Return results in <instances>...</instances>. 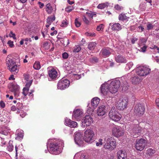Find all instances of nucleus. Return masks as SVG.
<instances>
[{
  "label": "nucleus",
  "mask_w": 159,
  "mask_h": 159,
  "mask_svg": "<svg viewBox=\"0 0 159 159\" xmlns=\"http://www.w3.org/2000/svg\"><path fill=\"white\" fill-rule=\"evenodd\" d=\"M63 143L62 141L55 139H49L47 142V148L50 153L58 155L62 151Z\"/></svg>",
  "instance_id": "f257e3e1"
},
{
  "label": "nucleus",
  "mask_w": 159,
  "mask_h": 159,
  "mask_svg": "<svg viewBox=\"0 0 159 159\" xmlns=\"http://www.w3.org/2000/svg\"><path fill=\"white\" fill-rule=\"evenodd\" d=\"M129 126V132L131 135L134 138L137 137L144 132V128L140 127L138 124H135L132 122L130 124Z\"/></svg>",
  "instance_id": "f03ea898"
},
{
  "label": "nucleus",
  "mask_w": 159,
  "mask_h": 159,
  "mask_svg": "<svg viewBox=\"0 0 159 159\" xmlns=\"http://www.w3.org/2000/svg\"><path fill=\"white\" fill-rule=\"evenodd\" d=\"M94 135L93 129L88 128L84 132V140L85 142L91 143L94 141Z\"/></svg>",
  "instance_id": "7ed1b4c3"
},
{
  "label": "nucleus",
  "mask_w": 159,
  "mask_h": 159,
  "mask_svg": "<svg viewBox=\"0 0 159 159\" xmlns=\"http://www.w3.org/2000/svg\"><path fill=\"white\" fill-rule=\"evenodd\" d=\"M104 141L106 142L104 145L105 148L112 151L116 148V143L113 138L110 136L107 137L104 139Z\"/></svg>",
  "instance_id": "20e7f679"
},
{
  "label": "nucleus",
  "mask_w": 159,
  "mask_h": 159,
  "mask_svg": "<svg viewBox=\"0 0 159 159\" xmlns=\"http://www.w3.org/2000/svg\"><path fill=\"white\" fill-rule=\"evenodd\" d=\"M110 119L115 122L119 121L121 119V115L117 110L115 107H112L109 113Z\"/></svg>",
  "instance_id": "39448f33"
},
{
  "label": "nucleus",
  "mask_w": 159,
  "mask_h": 159,
  "mask_svg": "<svg viewBox=\"0 0 159 159\" xmlns=\"http://www.w3.org/2000/svg\"><path fill=\"white\" fill-rule=\"evenodd\" d=\"M120 84V81L116 79L111 81L108 85L110 93H116Z\"/></svg>",
  "instance_id": "423d86ee"
},
{
  "label": "nucleus",
  "mask_w": 159,
  "mask_h": 159,
  "mask_svg": "<svg viewBox=\"0 0 159 159\" xmlns=\"http://www.w3.org/2000/svg\"><path fill=\"white\" fill-rule=\"evenodd\" d=\"M6 63L7 64V67L9 70H18L20 68V63H16L14 60L8 57L6 58Z\"/></svg>",
  "instance_id": "0eeeda50"
},
{
  "label": "nucleus",
  "mask_w": 159,
  "mask_h": 159,
  "mask_svg": "<svg viewBox=\"0 0 159 159\" xmlns=\"http://www.w3.org/2000/svg\"><path fill=\"white\" fill-rule=\"evenodd\" d=\"M8 87L10 91L13 92L15 97L17 98L20 96V86L17 84L10 83L8 85Z\"/></svg>",
  "instance_id": "6e6552de"
},
{
  "label": "nucleus",
  "mask_w": 159,
  "mask_h": 159,
  "mask_svg": "<svg viewBox=\"0 0 159 159\" xmlns=\"http://www.w3.org/2000/svg\"><path fill=\"white\" fill-rule=\"evenodd\" d=\"M128 102V99L127 98H120L117 102L116 107L119 110H123L126 108Z\"/></svg>",
  "instance_id": "1a4fd4ad"
},
{
  "label": "nucleus",
  "mask_w": 159,
  "mask_h": 159,
  "mask_svg": "<svg viewBox=\"0 0 159 159\" xmlns=\"http://www.w3.org/2000/svg\"><path fill=\"white\" fill-rule=\"evenodd\" d=\"M147 143L146 140L143 139H137L135 142V148L137 150L141 151L144 149Z\"/></svg>",
  "instance_id": "9d476101"
},
{
  "label": "nucleus",
  "mask_w": 159,
  "mask_h": 159,
  "mask_svg": "<svg viewBox=\"0 0 159 159\" xmlns=\"http://www.w3.org/2000/svg\"><path fill=\"white\" fill-rule=\"evenodd\" d=\"M124 130L120 126L115 125L112 129V134L116 137H120L123 135Z\"/></svg>",
  "instance_id": "9b49d317"
},
{
  "label": "nucleus",
  "mask_w": 159,
  "mask_h": 159,
  "mask_svg": "<svg viewBox=\"0 0 159 159\" xmlns=\"http://www.w3.org/2000/svg\"><path fill=\"white\" fill-rule=\"evenodd\" d=\"M49 81H53L58 79L60 76L59 70H49L48 72Z\"/></svg>",
  "instance_id": "f8f14e48"
},
{
  "label": "nucleus",
  "mask_w": 159,
  "mask_h": 159,
  "mask_svg": "<svg viewBox=\"0 0 159 159\" xmlns=\"http://www.w3.org/2000/svg\"><path fill=\"white\" fill-rule=\"evenodd\" d=\"M70 82L67 79L60 80L57 84V88L58 89L64 90L68 88L70 85Z\"/></svg>",
  "instance_id": "ddd939ff"
},
{
  "label": "nucleus",
  "mask_w": 159,
  "mask_h": 159,
  "mask_svg": "<svg viewBox=\"0 0 159 159\" xmlns=\"http://www.w3.org/2000/svg\"><path fill=\"white\" fill-rule=\"evenodd\" d=\"M144 106L140 103H138L135 106L134 112L139 116H141L143 115L144 113Z\"/></svg>",
  "instance_id": "4468645a"
},
{
  "label": "nucleus",
  "mask_w": 159,
  "mask_h": 159,
  "mask_svg": "<svg viewBox=\"0 0 159 159\" xmlns=\"http://www.w3.org/2000/svg\"><path fill=\"white\" fill-rule=\"evenodd\" d=\"M74 140L75 143L79 146L81 147L83 146L84 141L82 135L79 132L76 133L74 137Z\"/></svg>",
  "instance_id": "2eb2a0df"
},
{
  "label": "nucleus",
  "mask_w": 159,
  "mask_h": 159,
  "mask_svg": "<svg viewBox=\"0 0 159 159\" xmlns=\"http://www.w3.org/2000/svg\"><path fill=\"white\" fill-rule=\"evenodd\" d=\"M112 51V49L109 48H104L101 50L99 54L103 58L107 57L111 54Z\"/></svg>",
  "instance_id": "dca6fc26"
},
{
  "label": "nucleus",
  "mask_w": 159,
  "mask_h": 159,
  "mask_svg": "<svg viewBox=\"0 0 159 159\" xmlns=\"http://www.w3.org/2000/svg\"><path fill=\"white\" fill-rule=\"evenodd\" d=\"M93 118L90 115H86L82 120V123L84 124V126H89L93 123Z\"/></svg>",
  "instance_id": "f3484780"
},
{
  "label": "nucleus",
  "mask_w": 159,
  "mask_h": 159,
  "mask_svg": "<svg viewBox=\"0 0 159 159\" xmlns=\"http://www.w3.org/2000/svg\"><path fill=\"white\" fill-rule=\"evenodd\" d=\"M83 114V110L81 109H77L74 110L73 115V119L79 120L81 118Z\"/></svg>",
  "instance_id": "a211bd4d"
},
{
  "label": "nucleus",
  "mask_w": 159,
  "mask_h": 159,
  "mask_svg": "<svg viewBox=\"0 0 159 159\" xmlns=\"http://www.w3.org/2000/svg\"><path fill=\"white\" fill-rule=\"evenodd\" d=\"M108 85V83H105L102 84L100 88L101 93L104 95H106L110 93Z\"/></svg>",
  "instance_id": "6ab92c4d"
},
{
  "label": "nucleus",
  "mask_w": 159,
  "mask_h": 159,
  "mask_svg": "<svg viewBox=\"0 0 159 159\" xmlns=\"http://www.w3.org/2000/svg\"><path fill=\"white\" fill-rule=\"evenodd\" d=\"M70 75L69 77H70L72 80H77L79 79L81 77L80 74H79V73L75 72L72 71H71V73L69 72Z\"/></svg>",
  "instance_id": "aec40b11"
},
{
  "label": "nucleus",
  "mask_w": 159,
  "mask_h": 159,
  "mask_svg": "<svg viewBox=\"0 0 159 159\" xmlns=\"http://www.w3.org/2000/svg\"><path fill=\"white\" fill-rule=\"evenodd\" d=\"M106 112V107L104 105L99 107L97 110V114L98 116H103L105 114Z\"/></svg>",
  "instance_id": "412c9836"
},
{
  "label": "nucleus",
  "mask_w": 159,
  "mask_h": 159,
  "mask_svg": "<svg viewBox=\"0 0 159 159\" xmlns=\"http://www.w3.org/2000/svg\"><path fill=\"white\" fill-rule=\"evenodd\" d=\"M112 24L110 23V26L111 27V29L115 31H117L120 30L122 29V26L119 23H115L111 25Z\"/></svg>",
  "instance_id": "4be33fe9"
},
{
  "label": "nucleus",
  "mask_w": 159,
  "mask_h": 159,
  "mask_svg": "<svg viewBox=\"0 0 159 159\" xmlns=\"http://www.w3.org/2000/svg\"><path fill=\"white\" fill-rule=\"evenodd\" d=\"M142 79L138 76H134L132 77L130 80L132 84H139L142 81Z\"/></svg>",
  "instance_id": "5701e85b"
},
{
  "label": "nucleus",
  "mask_w": 159,
  "mask_h": 159,
  "mask_svg": "<svg viewBox=\"0 0 159 159\" xmlns=\"http://www.w3.org/2000/svg\"><path fill=\"white\" fill-rule=\"evenodd\" d=\"M10 130L9 128L7 125H5L0 127V133L5 135H7Z\"/></svg>",
  "instance_id": "b1692460"
},
{
  "label": "nucleus",
  "mask_w": 159,
  "mask_h": 159,
  "mask_svg": "<svg viewBox=\"0 0 159 159\" xmlns=\"http://www.w3.org/2000/svg\"><path fill=\"white\" fill-rule=\"evenodd\" d=\"M115 60L117 63H126L127 62V60L123 56L120 55L115 56Z\"/></svg>",
  "instance_id": "393cba45"
},
{
  "label": "nucleus",
  "mask_w": 159,
  "mask_h": 159,
  "mask_svg": "<svg viewBox=\"0 0 159 159\" xmlns=\"http://www.w3.org/2000/svg\"><path fill=\"white\" fill-rule=\"evenodd\" d=\"M117 157L118 159L127 158L126 153L125 151L122 150L117 152Z\"/></svg>",
  "instance_id": "a878e982"
},
{
  "label": "nucleus",
  "mask_w": 159,
  "mask_h": 159,
  "mask_svg": "<svg viewBox=\"0 0 159 159\" xmlns=\"http://www.w3.org/2000/svg\"><path fill=\"white\" fill-rule=\"evenodd\" d=\"M100 99L96 97L91 100V105L94 108H95L99 104Z\"/></svg>",
  "instance_id": "bb28decb"
},
{
  "label": "nucleus",
  "mask_w": 159,
  "mask_h": 159,
  "mask_svg": "<svg viewBox=\"0 0 159 159\" xmlns=\"http://www.w3.org/2000/svg\"><path fill=\"white\" fill-rule=\"evenodd\" d=\"M74 159H88L87 157L82 152L76 153L74 156Z\"/></svg>",
  "instance_id": "cd10ccee"
},
{
  "label": "nucleus",
  "mask_w": 159,
  "mask_h": 159,
  "mask_svg": "<svg viewBox=\"0 0 159 159\" xmlns=\"http://www.w3.org/2000/svg\"><path fill=\"white\" fill-rule=\"evenodd\" d=\"M150 70H137L136 72L137 74L140 76H145L148 75Z\"/></svg>",
  "instance_id": "c85d7f7f"
},
{
  "label": "nucleus",
  "mask_w": 159,
  "mask_h": 159,
  "mask_svg": "<svg viewBox=\"0 0 159 159\" xmlns=\"http://www.w3.org/2000/svg\"><path fill=\"white\" fill-rule=\"evenodd\" d=\"M16 135L17 136L16 137V139H22L23 137V131L22 130H17L16 133Z\"/></svg>",
  "instance_id": "c756f323"
},
{
  "label": "nucleus",
  "mask_w": 159,
  "mask_h": 159,
  "mask_svg": "<svg viewBox=\"0 0 159 159\" xmlns=\"http://www.w3.org/2000/svg\"><path fill=\"white\" fill-rule=\"evenodd\" d=\"M128 83L126 81H125L123 83H122L121 88L123 92H125L128 89Z\"/></svg>",
  "instance_id": "7c9ffc66"
},
{
  "label": "nucleus",
  "mask_w": 159,
  "mask_h": 159,
  "mask_svg": "<svg viewBox=\"0 0 159 159\" xmlns=\"http://www.w3.org/2000/svg\"><path fill=\"white\" fill-rule=\"evenodd\" d=\"M156 151L151 148L148 149L146 151V154L148 157H151L155 153Z\"/></svg>",
  "instance_id": "2f4dec72"
},
{
  "label": "nucleus",
  "mask_w": 159,
  "mask_h": 159,
  "mask_svg": "<svg viewBox=\"0 0 159 159\" xmlns=\"http://www.w3.org/2000/svg\"><path fill=\"white\" fill-rule=\"evenodd\" d=\"M97 43L95 42H90L88 46V48L90 50H93L97 45Z\"/></svg>",
  "instance_id": "473e14b6"
},
{
  "label": "nucleus",
  "mask_w": 159,
  "mask_h": 159,
  "mask_svg": "<svg viewBox=\"0 0 159 159\" xmlns=\"http://www.w3.org/2000/svg\"><path fill=\"white\" fill-rule=\"evenodd\" d=\"M55 17L54 15L53 16H49L47 19V23L49 25H51L52 23L55 20Z\"/></svg>",
  "instance_id": "72a5a7b5"
},
{
  "label": "nucleus",
  "mask_w": 159,
  "mask_h": 159,
  "mask_svg": "<svg viewBox=\"0 0 159 159\" xmlns=\"http://www.w3.org/2000/svg\"><path fill=\"white\" fill-rule=\"evenodd\" d=\"M109 5V4L108 2L99 4L97 7L101 9H102L105 8L107 7Z\"/></svg>",
  "instance_id": "f704fd0d"
},
{
  "label": "nucleus",
  "mask_w": 159,
  "mask_h": 159,
  "mask_svg": "<svg viewBox=\"0 0 159 159\" xmlns=\"http://www.w3.org/2000/svg\"><path fill=\"white\" fill-rule=\"evenodd\" d=\"M46 11L49 14H51L53 10V9L50 3H48L46 5Z\"/></svg>",
  "instance_id": "c9c22d12"
},
{
  "label": "nucleus",
  "mask_w": 159,
  "mask_h": 159,
  "mask_svg": "<svg viewBox=\"0 0 159 159\" xmlns=\"http://www.w3.org/2000/svg\"><path fill=\"white\" fill-rule=\"evenodd\" d=\"M137 68L138 70H151L149 66L146 65H143L140 66H137Z\"/></svg>",
  "instance_id": "e433bc0d"
},
{
  "label": "nucleus",
  "mask_w": 159,
  "mask_h": 159,
  "mask_svg": "<svg viewBox=\"0 0 159 159\" xmlns=\"http://www.w3.org/2000/svg\"><path fill=\"white\" fill-rule=\"evenodd\" d=\"M89 61L93 63H95L98 62L99 59L96 57H90L89 59Z\"/></svg>",
  "instance_id": "4c0bfd02"
},
{
  "label": "nucleus",
  "mask_w": 159,
  "mask_h": 159,
  "mask_svg": "<svg viewBox=\"0 0 159 159\" xmlns=\"http://www.w3.org/2000/svg\"><path fill=\"white\" fill-rule=\"evenodd\" d=\"M12 142L10 141L7 146V149L9 152H11L13 149V146L12 144Z\"/></svg>",
  "instance_id": "58836bf2"
},
{
  "label": "nucleus",
  "mask_w": 159,
  "mask_h": 159,
  "mask_svg": "<svg viewBox=\"0 0 159 159\" xmlns=\"http://www.w3.org/2000/svg\"><path fill=\"white\" fill-rule=\"evenodd\" d=\"M129 17H127L125 14L120 15L119 16V19L120 20L124 21V20H128Z\"/></svg>",
  "instance_id": "ea45409f"
},
{
  "label": "nucleus",
  "mask_w": 159,
  "mask_h": 159,
  "mask_svg": "<svg viewBox=\"0 0 159 159\" xmlns=\"http://www.w3.org/2000/svg\"><path fill=\"white\" fill-rule=\"evenodd\" d=\"M33 67L35 70H39L41 67L40 62L36 61L33 65Z\"/></svg>",
  "instance_id": "a19ab883"
},
{
  "label": "nucleus",
  "mask_w": 159,
  "mask_h": 159,
  "mask_svg": "<svg viewBox=\"0 0 159 159\" xmlns=\"http://www.w3.org/2000/svg\"><path fill=\"white\" fill-rule=\"evenodd\" d=\"M77 125V123L76 122L71 120L70 123L69 124L68 126L71 128H75L76 127Z\"/></svg>",
  "instance_id": "79ce46f5"
},
{
  "label": "nucleus",
  "mask_w": 159,
  "mask_h": 159,
  "mask_svg": "<svg viewBox=\"0 0 159 159\" xmlns=\"http://www.w3.org/2000/svg\"><path fill=\"white\" fill-rule=\"evenodd\" d=\"M30 75H31L30 72H28L27 73L24 74L23 76L24 77V79L26 81H28L29 78L31 76Z\"/></svg>",
  "instance_id": "37998d69"
},
{
  "label": "nucleus",
  "mask_w": 159,
  "mask_h": 159,
  "mask_svg": "<svg viewBox=\"0 0 159 159\" xmlns=\"http://www.w3.org/2000/svg\"><path fill=\"white\" fill-rule=\"evenodd\" d=\"M95 109V108L93 107H90L88 106L87 110V113L89 114H92Z\"/></svg>",
  "instance_id": "c03bdc74"
},
{
  "label": "nucleus",
  "mask_w": 159,
  "mask_h": 159,
  "mask_svg": "<svg viewBox=\"0 0 159 159\" xmlns=\"http://www.w3.org/2000/svg\"><path fill=\"white\" fill-rule=\"evenodd\" d=\"M29 90V89L27 88H24L23 89L22 94L24 96H26L28 93V91Z\"/></svg>",
  "instance_id": "a18cd8bd"
},
{
  "label": "nucleus",
  "mask_w": 159,
  "mask_h": 159,
  "mask_svg": "<svg viewBox=\"0 0 159 159\" xmlns=\"http://www.w3.org/2000/svg\"><path fill=\"white\" fill-rule=\"evenodd\" d=\"M68 21L65 19L62 21L61 23V26L62 27H66L67 26L68 24Z\"/></svg>",
  "instance_id": "49530a36"
},
{
  "label": "nucleus",
  "mask_w": 159,
  "mask_h": 159,
  "mask_svg": "<svg viewBox=\"0 0 159 159\" xmlns=\"http://www.w3.org/2000/svg\"><path fill=\"white\" fill-rule=\"evenodd\" d=\"M154 25L150 22H148L147 25V29L149 30H152L154 27Z\"/></svg>",
  "instance_id": "de8ad7c7"
},
{
  "label": "nucleus",
  "mask_w": 159,
  "mask_h": 159,
  "mask_svg": "<svg viewBox=\"0 0 159 159\" xmlns=\"http://www.w3.org/2000/svg\"><path fill=\"white\" fill-rule=\"evenodd\" d=\"M50 43L48 41H45L43 43V45L45 48L48 49L50 48Z\"/></svg>",
  "instance_id": "09e8293b"
},
{
  "label": "nucleus",
  "mask_w": 159,
  "mask_h": 159,
  "mask_svg": "<svg viewBox=\"0 0 159 159\" xmlns=\"http://www.w3.org/2000/svg\"><path fill=\"white\" fill-rule=\"evenodd\" d=\"M103 144V140L101 138H100L98 140V142L96 143V145L97 146H100L102 145Z\"/></svg>",
  "instance_id": "8fccbe9b"
},
{
  "label": "nucleus",
  "mask_w": 159,
  "mask_h": 159,
  "mask_svg": "<svg viewBox=\"0 0 159 159\" xmlns=\"http://www.w3.org/2000/svg\"><path fill=\"white\" fill-rule=\"evenodd\" d=\"M81 49V48L80 46H76L74 47L73 51L75 52H78L80 51Z\"/></svg>",
  "instance_id": "3c124183"
},
{
  "label": "nucleus",
  "mask_w": 159,
  "mask_h": 159,
  "mask_svg": "<svg viewBox=\"0 0 159 159\" xmlns=\"http://www.w3.org/2000/svg\"><path fill=\"white\" fill-rule=\"evenodd\" d=\"M133 65V63L132 62H129L126 64V68L127 69H129V70L131 68Z\"/></svg>",
  "instance_id": "603ef678"
},
{
  "label": "nucleus",
  "mask_w": 159,
  "mask_h": 159,
  "mask_svg": "<svg viewBox=\"0 0 159 159\" xmlns=\"http://www.w3.org/2000/svg\"><path fill=\"white\" fill-rule=\"evenodd\" d=\"M70 120H71L67 118H65L64 121L65 124L66 125L68 126L69 124L70 123Z\"/></svg>",
  "instance_id": "864d4df0"
},
{
  "label": "nucleus",
  "mask_w": 159,
  "mask_h": 159,
  "mask_svg": "<svg viewBox=\"0 0 159 159\" xmlns=\"http://www.w3.org/2000/svg\"><path fill=\"white\" fill-rule=\"evenodd\" d=\"M85 34L87 36L90 37H93L96 35L94 33L86 32L85 33Z\"/></svg>",
  "instance_id": "5fc2aeb1"
},
{
  "label": "nucleus",
  "mask_w": 159,
  "mask_h": 159,
  "mask_svg": "<svg viewBox=\"0 0 159 159\" xmlns=\"http://www.w3.org/2000/svg\"><path fill=\"white\" fill-rule=\"evenodd\" d=\"M75 24L76 26L77 27H79L81 25L80 22L79 21L77 18L75 19Z\"/></svg>",
  "instance_id": "6e6d98bb"
},
{
  "label": "nucleus",
  "mask_w": 159,
  "mask_h": 159,
  "mask_svg": "<svg viewBox=\"0 0 159 159\" xmlns=\"http://www.w3.org/2000/svg\"><path fill=\"white\" fill-rule=\"evenodd\" d=\"M73 9V7L71 6H69L67 7L66 8V11L68 12H69L72 11V10Z\"/></svg>",
  "instance_id": "4d7b16f0"
},
{
  "label": "nucleus",
  "mask_w": 159,
  "mask_h": 159,
  "mask_svg": "<svg viewBox=\"0 0 159 159\" xmlns=\"http://www.w3.org/2000/svg\"><path fill=\"white\" fill-rule=\"evenodd\" d=\"M9 36L10 37H12L14 39H16L15 34L13 33L11 31H10V33L9 34Z\"/></svg>",
  "instance_id": "13d9d810"
},
{
  "label": "nucleus",
  "mask_w": 159,
  "mask_h": 159,
  "mask_svg": "<svg viewBox=\"0 0 159 159\" xmlns=\"http://www.w3.org/2000/svg\"><path fill=\"white\" fill-rule=\"evenodd\" d=\"M83 19L85 23L86 24L88 25L89 23V21L87 19L86 17L85 16H83Z\"/></svg>",
  "instance_id": "bf43d9fd"
},
{
  "label": "nucleus",
  "mask_w": 159,
  "mask_h": 159,
  "mask_svg": "<svg viewBox=\"0 0 159 159\" xmlns=\"http://www.w3.org/2000/svg\"><path fill=\"white\" fill-rule=\"evenodd\" d=\"M32 82V80H31L29 82H28L25 85V88H28L29 89V88L31 85Z\"/></svg>",
  "instance_id": "052dcab7"
},
{
  "label": "nucleus",
  "mask_w": 159,
  "mask_h": 159,
  "mask_svg": "<svg viewBox=\"0 0 159 159\" xmlns=\"http://www.w3.org/2000/svg\"><path fill=\"white\" fill-rule=\"evenodd\" d=\"M62 57L63 59H66L68 58L69 55L66 52H64L62 54Z\"/></svg>",
  "instance_id": "680f3d73"
},
{
  "label": "nucleus",
  "mask_w": 159,
  "mask_h": 159,
  "mask_svg": "<svg viewBox=\"0 0 159 159\" xmlns=\"http://www.w3.org/2000/svg\"><path fill=\"white\" fill-rule=\"evenodd\" d=\"M26 113L25 112H24V111H21L20 112V116L22 118L24 117L26 115Z\"/></svg>",
  "instance_id": "e2e57ef3"
},
{
  "label": "nucleus",
  "mask_w": 159,
  "mask_h": 159,
  "mask_svg": "<svg viewBox=\"0 0 159 159\" xmlns=\"http://www.w3.org/2000/svg\"><path fill=\"white\" fill-rule=\"evenodd\" d=\"M7 44L9 45L10 47L12 48L14 46L13 42L11 40H9L7 43Z\"/></svg>",
  "instance_id": "0e129e2a"
},
{
  "label": "nucleus",
  "mask_w": 159,
  "mask_h": 159,
  "mask_svg": "<svg viewBox=\"0 0 159 159\" xmlns=\"http://www.w3.org/2000/svg\"><path fill=\"white\" fill-rule=\"evenodd\" d=\"M5 103L3 101H1L0 102V107L1 108H3L5 107Z\"/></svg>",
  "instance_id": "69168bd1"
},
{
  "label": "nucleus",
  "mask_w": 159,
  "mask_h": 159,
  "mask_svg": "<svg viewBox=\"0 0 159 159\" xmlns=\"http://www.w3.org/2000/svg\"><path fill=\"white\" fill-rule=\"evenodd\" d=\"M33 75L34 78H37L39 76V74L37 71L34 72Z\"/></svg>",
  "instance_id": "338daca9"
},
{
  "label": "nucleus",
  "mask_w": 159,
  "mask_h": 159,
  "mask_svg": "<svg viewBox=\"0 0 159 159\" xmlns=\"http://www.w3.org/2000/svg\"><path fill=\"white\" fill-rule=\"evenodd\" d=\"M22 106V104L20 102H18L16 104V107L18 109L21 108Z\"/></svg>",
  "instance_id": "774afa93"
}]
</instances>
